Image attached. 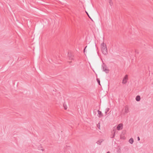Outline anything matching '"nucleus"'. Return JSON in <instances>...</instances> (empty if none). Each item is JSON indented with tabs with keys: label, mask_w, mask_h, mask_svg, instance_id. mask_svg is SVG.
<instances>
[{
	"label": "nucleus",
	"mask_w": 153,
	"mask_h": 153,
	"mask_svg": "<svg viewBox=\"0 0 153 153\" xmlns=\"http://www.w3.org/2000/svg\"><path fill=\"white\" fill-rule=\"evenodd\" d=\"M101 49L102 52L104 54L106 55L108 54L106 45L104 42L101 44Z\"/></svg>",
	"instance_id": "f257e3e1"
},
{
	"label": "nucleus",
	"mask_w": 153,
	"mask_h": 153,
	"mask_svg": "<svg viewBox=\"0 0 153 153\" xmlns=\"http://www.w3.org/2000/svg\"><path fill=\"white\" fill-rule=\"evenodd\" d=\"M102 69L103 71H105L106 73H108L109 72V70L107 69V68L105 64L103 63L102 65Z\"/></svg>",
	"instance_id": "f03ea898"
},
{
	"label": "nucleus",
	"mask_w": 153,
	"mask_h": 153,
	"mask_svg": "<svg viewBox=\"0 0 153 153\" xmlns=\"http://www.w3.org/2000/svg\"><path fill=\"white\" fill-rule=\"evenodd\" d=\"M123 128V124L120 123L119 124L117 127V129L118 130H121Z\"/></svg>",
	"instance_id": "7ed1b4c3"
},
{
	"label": "nucleus",
	"mask_w": 153,
	"mask_h": 153,
	"mask_svg": "<svg viewBox=\"0 0 153 153\" xmlns=\"http://www.w3.org/2000/svg\"><path fill=\"white\" fill-rule=\"evenodd\" d=\"M128 79V75H125V76H124V78H123V83L124 84H125L127 82V80Z\"/></svg>",
	"instance_id": "20e7f679"
},
{
	"label": "nucleus",
	"mask_w": 153,
	"mask_h": 153,
	"mask_svg": "<svg viewBox=\"0 0 153 153\" xmlns=\"http://www.w3.org/2000/svg\"><path fill=\"white\" fill-rule=\"evenodd\" d=\"M97 111L99 115V117L100 118L102 117L103 116V114L102 113L101 111L99 110Z\"/></svg>",
	"instance_id": "39448f33"
},
{
	"label": "nucleus",
	"mask_w": 153,
	"mask_h": 153,
	"mask_svg": "<svg viewBox=\"0 0 153 153\" xmlns=\"http://www.w3.org/2000/svg\"><path fill=\"white\" fill-rule=\"evenodd\" d=\"M68 57L70 59H73V56L71 54L68 53Z\"/></svg>",
	"instance_id": "423d86ee"
},
{
	"label": "nucleus",
	"mask_w": 153,
	"mask_h": 153,
	"mask_svg": "<svg viewBox=\"0 0 153 153\" xmlns=\"http://www.w3.org/2000/svg\"><path fill=\"white\" fill-rule=\"evenodd\" d=\"M140 99V96L138 95L136 97V100L137 101H139Z\"/></svg>",
	"instance_id": "0eeeda50"
},
{
	"label": "nucleus",
	"mask_w": 153,
	"mask_h": 153,
	"mask_svg": "<svg viewBox=\"0 0 153 153\" xmlns=\"http://www.w3.org/2000/svg\"><path fill=\"white\" fill-rule=\"evenodd\" d=\"M129 142L131 144H132L134 142V140L132 138H130L129 140Z\"/></svg>",
	"instance_id": "6e6552de"
},
{
	"label": "nucleus",
	"mask_w": 153,
	"mask_h": 153,
	"mask_svg": "<svg viewBox=\"0 0 153 153\" xmlns=\"http://www.w3.org/2000/svg\"><path fill=\"white\" fill-rule=\"evenodd\" d=\"M115 131L116 130H115V129H114V130L113 131V132H114V134L112 135V136L111 137V138H113L115 136Z\"/></svg>",
	"instance_id": "1a4fd4ad"
},
{
	"label": "nucleus",
	"mask_w": 153,
	"mask_h": 153,
	"mask_svg": "<svg viewBox=\"0 0 153 153\" xmlns=\"http://www.w3.org/2000/svg\"><path fill=\"white\" fill-rule=\"evenodd\" d=\"M109 108H106L105 110V113L106 114H107V112L109 111Z\"/></svg>",
	"instance_id": "9d476101"
},
{
	"label": "nucleus",
	"mask_w": 153,
	"mask_h": 153,
	"mask_svg": "<svg viewBox=\"0 0 153 153\" xmlns=\"http://www.w3.org/2000/svg\"><path fill=\"white\" fill-rule=\"evenodd\" d=\"M97 81L98 84H99V85H100V79H99L97 78Z\"/></svg>",
	"instance_id": "9b49d317"
},
{
	"label": "nucleus",
	"mask_w": 153,
	"mask_h": 153,
	"mask_svg": "<svg viewBox=\"0 0 153 153\" xmlns=\"http://www.w3.org/2000/svg\"><path fill=\"white\" fill-rule=\"evenodd\" d=\"M102 142V141H101L100 140H99L97 142V144L99 145H100L101 143Z\"/></svg>",
	"instance_id": "f8f14e48"
},
{
	"label": "nucleus",
	"mask_w": 153,
	"mask_h": 153,
	"mask_svg": "<svg viewBox=\"0 0 153 153\" xmlns=\"http://www.w3.org/2000/svg\"><path fill=\"white\" fill-rule=\"evenodd\" d=\"M109 3L110 5L111 6H112V4H113L112 2V0H109Z\"/></svg>",
	"instance_id": "ddd939ff"
},
{
	"label": "nucleus",
	"mask_w": 153,
	"mask_h": 153,
	"mask_svg": "<svg viewBox=\"0 0 153 153\" xmlns=\"http://www.w3.org/2000/svg\"><path fill=\"white\" fill-rule=\"evenodd\" d=\"M97 127L99 129H100V123H99L97 125Z\"/></svg>",
	"instance_id": "4468645a"
},
{
	"label": "nucleus",
	"mask_w": 153,
	"mask_h": 153,
	"mask_svg": "<svg viewBox=\"0 0 153 153\" xmlns=\"http://www.w3.org/2000/svg\"><path fill=\"white\" fill-rule=\"evenodd\" d=\"M125 113H127L128 112V108H127L126 107L125 108Z\"/></svg>",
	"instance_id": "2eb2a0df"
},
{
	"label": "nucleus",
	"mask_w": 153,
	"mask_h": 153,
	"mask_svg": "<svg viewBox=\"0 0 153 153\" xmlns=\"http://www.w3.org/2000/svg\"><path fill=\"white\" fill-rule=\"evenodd\" d=\"M63 106L64 108V109L66 110L67 108L66 105H63Z\"/></svg>",
	"instance_id": "dca6fc26"
},
{
	"label": "nucleus",
	"mask_w": 153,
	"mask_h": 153,
	"mask_svg": "<svg viewBox=\"0 0 153 153\" xmlns=\"http://www.w3.org/2000/svg\"><path fill=\"white\" fill-rule=\"evenodd\" d=\"M87 47V46H86L85 47V48H84V53H85V49H86V47Z\"/></svg>",
	"instance_id": "f3484780"
},
{
	"label": "nucleus",
	"mask_w": 153,
	"mask_h": 153,
	"mask_svg": "<svg viewBox=\"0 0 153 153\" xmlns=\"http://www.w3.org/2000/svg\"><path fill=\"white\" fill-rule=\"evenodd\" d=\"M86 13L87 14V15H88V17H89V18H90V19H91V18H90V17L89 16V15H88V13L87 12H86Z\"/></svg>",
	"instance_id": "a211bd4d"
},
{
	"label": "nucleus",
	"mask_w": 153,
	"mask_h": 153,
	"mask_svg": "<svg viewBox=\"0 0 153 153\" xmlns=\"http://www.w3.org/2000/svg\"><path fill=\"white\" fill-rule=\"evenodd\" d=\"M137 138L138 140L139 141L140 140V138L139 137H138Z\"/></svg>",
	"instance_id": "6ab92c4d"
},
{
	"label": "nucleus",
	"mask_w": 153,
	"mask_h": 153,
	"mask_svg": "<svg viewBox=\"0 0 153 153\" xmlns=\"http://www.w3.org/2000/svg\"><path fill=\"white\" fill-rule=\"evenodd\" d=\"M135 52H136V53H138V52H137V51H135Z\"/></svg>",
	"instance_id": "aec40b11"
},
{
	"label": "nucleus",
	"mask_w": 153,
	"mask_h": 153,
	"mask_svg": "<svg viewBox=\"0 0 153 153\" xmlns=\"http://www.w3.org/2000/svg\"><path fill=\"white\" fill-rule=\"evenodd\" d=\"M70 63H71L72 62L71 61H69V62H68Z\"/></svg>",
	"instance_id": "412c9836"
},
{
	"label": "nucleus",
	"mask_w": 153,
	"mask_h": 153,
	"mask_svg": "<svg viewBox=\"0 0 153 153\" xmlns=\"http://www.w3.org/2000/svg\"><path fill=\"white\" fill-rule=\"evenodd\" d=\"M107 153H110V152L108 151Z\"/></svg>",
	"instance_id": "4be33fe9"
},
{
	"label": "nucleus",
	"mask_w": 153,
	"mask_h": 153,
	"mask_svg": "<svg viewBox=\"0 0 153 153\" xmlns=\"http://www.w3.org/2000/svg\"><path fill=\"white\" fill-rule=\"evenodd\" d=\"M42 151H43V149H42Z\"/></svg>",
	"instance_id": "5701e85b"
}]
</instances>
